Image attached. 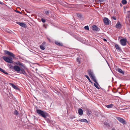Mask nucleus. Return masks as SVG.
<instances>
[{"mask_svg":"<svg viewBox=\"0 0 130 130\" xmlns=\"http://www.w3.org/2000/svg\"><path fill=\"white\" fill-rule=\"evenodd\" d=\"M110 87V86H108V87Z\"/></svg>","mask_w":130,"mask_h":130,"instance_id":"nucleus-45","label":"nucleus"},{"mask_svg":"<svg viewBox=\"0 0 130 130\" xmlns=\"http://www.w3.org/2000/svg\"><path fill=\"white\" fill-rule=\"evenodd\" d=\"M21 72L20 73H22L25 75H26V73L24 70L23 69H21Z\"/></svg>","mask_w":130,"mask_h":130,"instance_id":"nucleus-24","label":"nucleus"},{"mask_svg":"<svg viewBox=\"0 0 130 130\" xmlns=\"http://www.w3.org/2000/svg\"><path fill=\"white\" fill-rule=\"evenodd\" d=\"M91 83L93 84V82H90Z\"/></svg>","mask_w":130,"mask_h":130,"instance_id":"nucleus-44","label":"nucleus"},{"mask_svg":"<svg viewBox=\"0 0 130 130\" xmlns=\"http://www.w3.org/2000/svg\"><path fill=\"white\" fill-rule=\"evenodd\" d=\"M94 82L95 83H93L94 85L96 88L98 89H99L100 88L103 91H104L105 90L100 87L97 82Z\"/></svg>","mask_w":130,"mask_h":130,"instance_id":"nucleus-5","label":"nucleus"},{"mask_svg":"<svg viewBox=\"0 0 130 130\" xmlns=\"http://www.w3.org/2000/svg\"><path fill=\"white\" fill-rule=\"evenodd\" d=\"M10 1H12V0H9Z\"/></svg>","mask_w":130,"mask_h":130,"instance_id":"nucleus-47","label":"nucleus"},{"mask_svg":"<svg viewBox=\"0 0 130 130\" xmlns=\"http://www.w3.org/2000/svg\"><path fill=\"white\" fill-rule=\"evenodd\" d=\"M55 43L57 45L60 46H62V43H61L60 42H59L58 41H55Z\"/></svg>","mask_w":130,"mask_h":130,"instance_id":"nucleus-20","label":"nucleus"},{"mask_svg":"<svg viewBox=\"0 0 130 130\" xmlns=\"http://www.w3.org/2000/svg\"><path fill=\"white\" fill-rule=\"evenodd\" d=\"M88 72L89 75L92 80L93 81H96L95 77L93 72L90 70H89Z\"/></svg>","mask_w":130,"mask_h":130,"instance_id":"nucleus-2","label":"nucleus"},{"mask_svg":"<svg viewBox=\"0 0 130 130\" xmlns=\"http://www.w3.org/2000/svg\"><path fill=\"white\" fill-rule=\"evenodd\" d=\"M123 4L125 5L127 4V2L126 0H122L121 2Z\"/></svg>","mask_w":130,"mask_h":130,"instance_id":"nucleus-22","label":"nucleus"},{"mask_svg":"<svg viewBox=\"0 0 130 130\" xmlns=\"http://www.w3.org/2000/svg\"><path fill=\"white\" fill-rule=\"evenodd\" d=\"M117 71L118 72L122 73V74H124V72L123 71L122 69L120 68H118L117 69Z\"/></svg>","mask_w":130,"mask_h":130,"instance_id":"nucleus-18","label":"nucleus"},{"mask_svg":"<svg viewBox=\"0 0 130 130\" xmlns=\"http://www.w3.org/2000/svg\"><path fill=\"white\" fill-rule=\"evenodd\" d=\"M2 58L6 61L7 62L12 63L13 62L12 61V59L11 57H8L5 56H3L2 57Z\"/></svg>","mask_w":130,"mask_h":130,"instance_id":"nucleus-3","label":"nucleus"},{"mask_svg":"<svg viewBox=\"0 0 130 130\" xmlns=\"http://www.w3.org/2000/svg\"><path fill=\"white\" fill-rule=\"evenodd\" d=\"M4 52L6 54L11 57H12L13 58L15 57V55L13 53L7 50H5Z\"/></svg>","mask_w":130,"mask_h":130,"instance_id":"nucleus-6","label":"nucleus"},{"mask_svg":"<svg viewBox=\"0 0 130 130\" xmlns=\"http://www.w3.org/2000/svg\"><path fill=\"white\" fill-rule=\"evenodd\" d=\"M104 40L105 41H107V40L105 39H104Z\"/></svg>","mask_w":130,"mask_h":130,"instance_id":"nucleus-41","label":"nucleus"},{"mask_svg":"<svg viewBox=\"0 0 130 130\" xmlns=\"http://www.w3.org/2000/svg\"><path fill=\"white\" fill-rule=\"evenodd\" d=\"M40 48L42 50H44L45 49V47L43 45H41L40 46Z\"/></svg>","mask_w":130,"mask_h":130,"instance_id":"nucleus-23","label":"nucleus"},{"mask_svg":"<svg viewBox=\"0 0 130 130\" xmlns=\"http://www.w3.org/2000/svg\"><path fill=\"white\" fill-rule=\"evenodd\" d=\"M37 113L39 114V115L43 118H46L48 116V114L46 112L42 111L40 109L36 110Z\"/></svg>","mask_w":130,"mask_h":130,"instance_id":"nucleus-1","label":"nucleus"},{"mask_svg":"<svg viewBox=\"0 0 130 130\" xmlns=\"http://www.w3.org/2000/svg\"><path fill=\"white\" fill-rule=\"evenodd\" d=\"M9 84L11 85L13 88L16 90H18L19 91H20V89L19 88L18 86H16L13 84L12 83H9Z\"/></svg>","mask_w":130,"mask_h":130,"instance_id":"nucleus-7","label":"nucleus"},{"mask_svg":"<svg viewBox=\"0 0 130 130\" xmlns=\"http://www.w3.org/2000/svg\"><path fill=\"white\" fill-rule=\"evenodd\" d=\"M104 0H99V1L100 2H103Z\"/></svg>","mask_w":130,"mask_h":130,"instance_id":"nucleus-40","label":"nucleus"},{"mask_svg":"<svg viewBox=\"0 0 130 130\" xmlns=\"http://www.w3.org/2000/svg\"><path fill=\"white\" fill-rule=\"evenodd\" d=\"M15 11H16L18 13H21V12L20 11H18L15 10Z\"/></svg>","mask_w":130,"mask_h":130,"instance_id":"nucleus-35","label":"nucleus"},{"mask_svg":"<svg viewBox=\"0 0 130 130\" xmlns=\"http://www.w3.org/2000/svg\"><path fill=\"white\" fill-rule=\"evenodd\" d=\"M45 119V120L48 123H51V121L50 120V118H47V117H46V118H44Z\"/></svg>","mask_w":130,"mask_h":130,"instance_id":"nucleus-17","label":"nucleus"},{"mask_svg":"<svg viewBox=\"0 0 130 130\" xmlns=\"http://www.w3.org/2000/svg\"><path fill=\"white\" fill-rule=\"evenodd\" d=\"M78 113L80 115H82L83 114V111L82 109L79 108L78 110Z\"/></svg>","mask_w":130,"mask_h":130,"instance_id":"nucleus-15","label":"nucleus"},{"mask_svg":"<svg viewBox=\"0 0 130 130\" xmlns=\"http://www.w3.org/2000/svg\"><path fill=\"white\" fill-rule=\"evenodd\" d=\"M17 64L18 65H19L20 66H21L22 67H23L24 66L23 65V64L21 62H19L18 63H17Z\"/></svg>","mask_w":130,"mask_h":130,"instance_id":"nucleus-27","label":"nucleus"},{"mask_svg":"<svg viewBox=\"0 0 130 130\" xmlns=\"http://www.w3.org/2000/svg\"><path fill=\"white\" fill-rule=\"evenodd\" d=\"M80 58L79 57H77L76 59L77 61L79 62V63H80Z\"/></svg>","mask_w":130,"mask_h":130,"instance_id":"nucleus-28","label":"nucleus"},{"mask_svg":"<svg viewBox=\"0 0 130 130\" xmlns=\"http://www.w3.org/2000/svg\"><path fill=\"white\" fill-rule=\"evenodd\" d=\"M84 28L86 30H89V27L88 26H85L84 27Z\"/></svg>","mask_w":130,"mask_h":130,"instance_id":"nucleus-26","label":"nucleus"},{"mask_svg":"<svg viewBox=\"0 0 130 130\" xmlns=\"http://www.w3.org/2000/svg\"><path fill=\"white\" fill-rule=\"evenodd\" d=\"M85 76L86 78H87V79H88L89 81H91L89 78V76L88 75H85Z\"/></svg>","mask_w":130,"mask_h":130,"instance_id":"nucleus-29","label":"nucleus"},{"mask_svg":"<svg viewBox=\"0 0 130 130\" xmlns=\"http://www.w3.org/2000/svg\"><path fill=\"white\" fill-rule=\"evenodd\" d=\"M77 16L81 18L82 17V15L80 14H77Z\"/></svg>","mask_w":130,"mask_h":130,"instance_id":"nucleus-32","label":"nucleus"},{"mask_svg":"<svg viewBox=\"0 0 130 130\" xmlns=\"http://www.w3.org/2000/svg\"><path fill=\"white\" fill-rule=\"evenodd\" d=\"M79 121L80 122H85L86 123H88V121L87 119H79Z\"/></svg>","mask_w":130,"mask_h":130,"instance_id":"nucleus-16","label":"nucleus"},{"mask_svg":"<svg viewBox=\"0 0 130 130\" xmlns=\"http://www.w3.org/2000/svg\"><path fill=\"white\" fill-rule=\"evenodd\" d=\"M112 19L115 20H116V18L115 17H112Z\"/></svg>","mask_w":130,"mask_h":130,"instance_id":"nucleus-33","label":"nucleus"},{"mask_svg":"<svg viewBox=\"0 0 130 130\" xmlns=\"http://www.w3.org/2000/svg\"><path fill=\"white\" fill-rule=\"evenodd\" d=\"M90 114V113H89V115H89Z\"/></svg>","mask_w":130,"mask_h":130,"instance_id":"nucleus-46","label":"nucleus"},{"mask_svg":"<svg viewBox=\"0 0 130 130\" xmlns=\"http://www.w3.org/2000/svg\"><path fill=\"white\" fill-rule=\"evenodd\" d=\"M115 47L117 51H121V48L117 44H116L115 45Z\"/></svg>","mask_w":130,"mask_h":130,"instance_id":"nucleus-14","label":"nucleus"},{"mask_svg":"<svg viewBox=\"0 0 130 130\" xmlns=\"http://www.w3.org/2000/svg\"><path fill=\"white\" fill-rule=\"evenodd\" d=\"M47 39H48V41H49V42H51V40L49 38L47 37Z\"/></svg>","mask_w":130,"mask_h":130,"instance_id":"nucleus-34","label":"nucleus"},{"mask_svg":"<svg viewBox=\"0 0 130 130\" xmlns=\"http://www.w3.org/2000/svg\"><path fill=\"white\" fill-rule=\"evenodd\" d=\"M14 113L15 115H18L19 114L18 111L16 110H15L14 111Z\"/></svg>","mask_w":130,"mask_h":130,"instance_id":"nucleus-25","label":"nucleus"},{"mask_svg":"<svg viewBox=\"0 0 130 130\" xmlns=\"http://www.w3.org/2000/svg\"><path fill=\"white\" fill-rule=\"evenodd\" d=\"M0 71L1 72H3L4 74H8V73L6 72L5 71L3 70L2 69L0 68Z\"/></svg>","mask_w":130,"mask_h":130,"instance_id":"nucleus-21","label":"nucleus"},{"mask_svg":"<svg viewBox=\"0 0 130 130\" xmlns=\"http://www.w3.org/2000/svg\"><path fill=\"white\" fill-rule=\"evenodd\" d=\"M120 42L122 46H125L126 45V42H127V40L125 39H122L120 40Z\"/></svg>","mask_w":130,"mask_h":130,"instance_id":"nucleus-4","label":"nucleus"},{"mask_svg":"<svg viewBox=\"0 0 130 130\" xmlns=\"http://www.w3.org/2000/svg\"><path fill=\"white\" fill-rule=\"evenodd\" d=\"M46 44V42H43L42 44L41 45H45V44Z\"/></svg>","mask_w":130,"mask_h":130,"instance_id":"nucleus-36","label":"nucleus"},{"mask_svg":"<svg viewBox=\"0 0 130 130\" xmlns=\"http://www.w3.org/2000/svg\"><path fill=\"white\" fill-rule=\"evenodd\" d=\"M49 11H46L45 12V13L47 15H48L49 14Z\"/></svg>","mask_w":130,"mask_h":130,"instance_id":"nucleus-31","label":"nucleus"},{"mask_svg":"<svg viewBox=\"0 0 130 130\" xmlns=\"http://www.w3.org/2000/svg\"><path fill=\"white\" fill-rule=\"evenodd\" d=\"M20 26L23 27H25L26 26L25 24L22 22H16Z\"/></svg>","mask_w":130,"mask_h":130,"instance_id":"nucleus-11","label":"nucleus"},{"mask_svg":"<svg viewBox=\"0 0 130 130\" xmlns=\"http://www.w3.org/2000/svg\"><path fill=\"white\" fill-rule=\"evenodd\" d=\"M111 130H116L115 128H112Z\"/></svg>","mask_w":130,"mask_h":130,"instance_id":"nucleus-42","label":"nucleus"},{"mask_svg":"<svg viewBox=\"0 0 130 130\" xmlns=\"http://www.w3.org/2000/svg\"><path fill=\"white\" fill-rule=\"evenodd\" d=\"M4 4V3L0 1V4L3 5Z\"/></svg>","mask_w":130,"mask_h":130,"instance_id":"nucleus-39","label":"nucleus"},{"mask_svg":"<svg viewBox=\"0 0 130 130\" xmlns=\"http://www.w3.org/2000/svg\"><path fill=\"white\" fill-rule=\"evenodd\" d=\"M93 30H95L97 31H99L100 29L98 27H97L96 25H93L92 26Z\"/></svg>","mask_w":130,"mask_h":130,"instance_id":"nucleus-13","label":"nucleus"},{"mask_svg":"<svg viewBox=\"0 0 130 130\" xmlns=\"http://www.w3.org/2000/svg\"><path fill=\"white\" fill-rule=\"evenodd\" d=\"M104 124L105 125H108V123L107 122H106V123H105Z\"/></svg>","mask_w":130,"mask_h":130,"instance_id":"nucleus-38","label":"nucleus"},{"mask_svg":"<svg viewBox=\"0 0 130 130\" xmlns=\"http://www.w3.org/2000/svg\"><path fill=\"white\" fill-rule=\"evenodd\" d=\"M31 83H33L34 82H30Z\"/></svg>","mask_w":130,"mask_h":130,"instance_id":"nucleus-43","label":"nucleus"},{"mask_svg":"<svg viewBox=\"0 0 130 130\" xmlns=\"http://www.w3.org/2000/svg\"><path fill=\"white\" fill-rule=\"evenodd\" d=\"M117 119V120H118L120 122H121V123L123 124H125L126 122H125V120L119 117H117L116 118Z\"/></svg>","mask_w":130,"mask_h":130,"instance_id":"nucleus-8","label":"nucleus"},{"mask_svg":"<svg viewBox=\"0 0 130 130\" xmlns=\"http://www.w3.org/2000/svg\"><path fill=\"white\" fill-rule=\"evenodd\" d=\"M13 69L15 71L18 72L21 71V70L19 67L16 65L14 66Z\"/></svg>","mask_w":130,"mask_h":130,"instance_id":"nucleus-10","label":"nucleus"},{"mask_svg":"<svg viewBox=\"0 0 130 130\" xmlns=\"http://www.w3.org/2000/svg\"><path fill=\"white\" fill-rule=\"evenodd\" d=\"M116 27L117 28L120 29L121 28V25L120 23L119 22H118L116 25Z\"/></svg>","mask_w":130,"mask_h":130,"instance_id":"nucleus-12","label":"nucleus"},{"mask_svg":"<svg viewBox=\"0 0 130 130\" xmlns=\"http://www.w3.org/2000/svg\"><path fill=\"white\" fill-rule=\"evenodd\" d=\"M113 104H111L109 105H106V107L108 108H110L113 107Z\"/></svg>","mask_w":130,"mask_h":130,"instance_id":"nucleus-19","label":"nucleus"},{"mask_svg":"<svg viewBox=\"0 0 130 130\" xmlns=\"http://www.w3.org/2000/svg\"><path fill=\"white\" fill-rule=\"evenodd\" d=\"M127 17L128 18H130V14H128Z\"/></svg>","mask_w":130,"mask_h":130,"instance_id":"nucleus-37","label":"nucleus"},{"mask_svg":"<svg viewBox=\"0 0 130 130\" xmlns=\"http://www.w3.org/2000/svg\"><path fill=\"white\" fill-rule=\"evenodd\" d=\"M41 21L43 23H44L45 22V20L43 18L41 19Z\"/></svg>","mask_w":130,"mask_h":130,"instance_id":"nucleus-30","label":"nucleus"},{"mask_svg":"<svg viewBox=\"0 0 130 130\" xmlns=\"http://www.w3.org/2000/svg\"><path fill=\"white\" fill-rule=\"evenodd\" d=\"M104 22L106 25H109V21L108 19L105 17L103 19Z\"/></svg>","mask_w":130,"mask_h":130,"instance_id":"nucleus-9","label":"nucleus"}]
</instances>
